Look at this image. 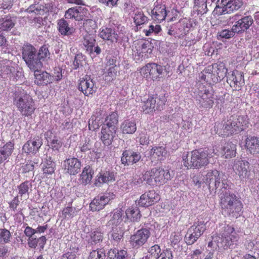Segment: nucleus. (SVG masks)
Instances as JSON below:
<instances>
[{
    "label": "nucleus",
    "mask_w": 259,
    "mask_h": 259,
    "mask_svg": "<svg viewBox=\"0 0 259 259\" xmlns=\"http://www.w3.org/2000/svg\"><path fill=\"white\" fill-rule=\"evenodd\" d=\"M13 101L22 115L28 116L34 112L35 107L33 99L24 90L19 89L15 91Z\"/></svg>",
    "instance_id": "nucleus-3"
},
{
    "label": "nucleus",
    "mask_w": 259,
    "mask_h": 259,
    "mask_svg": "<svg viewBox=\"0 0 259 259\" xmlns=\"http://www.w3.org/2000/svg\"><path fill=\"white\" fill-rule=\"evenodd\" d=\"M106 255L102 249L94 250L90 252L88 259H105Z\"/></svg>",
    "instance_id": "nucleus-52"
},
{
    "label": "nucleus",
    "mask_w": 259,
    "mask_h": 259,
    "mask_svg": "<svg viewBox=\"0 0 259 259\" xmlns=\"http://www.w3.org/2000/svg\"><path fill=\"white\" fill-rule=\"evenodd\" d=\"M194 9L198 15H204L208 11L206 1H201L199 4H194Z\"/></svg>",
    "instance_id": "nucleus-55"
},
{
    "label": "nucleus",
    "mask_w": 259,
    "mask_h": 259,
    "mask_svg": "<svg viewBox=\"0 0 259 259\" xmlns=\"http://www.w3.org/2000/svg\"><path fill=\"white\" fill-rule=\"evenodd\" d=\"M147 21V17L143 13L139 12L134 17V21L137 25H141Z\"/></svg>",
    "instance_id": "nucleus-59"
},
{
    "label": "nucleus",
    "mask_w": 259,
    "mask_h": 259,
    "mask_svg": "<svg viewBox=\"0 0 259 259\" xmlns=\"http://www.w3.org/2000/svg\"><path fill=\"white\" fill-rule=\"evenodd\" d=\"M150 236L149 229L142 228L131 236V244L134 248H139L147 242Z\"/></svg>",
    "instance_id": "nucleus-13"
},
{
    "label": "nucleus",
    "mask_w": 259,
    "mask_h": 259,
    "mask_svg": "<svg viewBox=\"0 0 259 259\" xmlns=\"http://www.w3.org/2000/svg\"><path fill=\"white\" fill-rule=\"evenodd\" d=\"M77 211L75 207L67 206L65 207L61 213H60V217L64 219L69 220L77 215Z\"/></svg>",
    "instance_id": "nucleus-45"
},
{
    "label": "nucleus",
    "mask_w": 259,
    "mask_h": 259,
    "mask_svg": "<svg viewBox=\"0 0 259 259\" xmlns=\"http://www.w3.org/2000/svg\"><path fill=\"white\" fill-rule=\"evenodd\" d=\"M236 145L232 142H228L223 148V154L226 158H232L236 155Z\"/></svg>",
    "instance_id": "nucleus-36"
},
{
    "label": "nucleus",
    "mask_w": 259,
    "mask_h": 259,
    "mask_svg": "<svg viewBox=\"0 0 259 259\" xmlns=\"http://www.w3.org/2000/svg\"><path fill=\"white\" fill-rule=\"evenodd\" d=\"M164 70V66L155 63H149L141 69L140 73L154 80L162 75Z\"/></svg>",
    "instance_id": "nucleus-12"
},
{
    "label": "nucleus",
    "mask_w": 259,
    "mask_h": 259,
    "mask_svg": "<svg viewBox=\"0 0 259 259\" xmlns=\"http://www.w3.org/2000/svg\"><path fill=\"white\" fill-rule=\"evenodd\" d=\"M78 89L81 91L84 95L88 96L95 93L96 91V87H95L94 82L90 77H86L82 78L79 83Z\"/></svg>",
    "instance_id": "nucleus-20"
},
{
    "label": "nucleus",
    "mask_w": 259,
    "mask_h": 259,
    "mask_svg": "<svg viewBox=\"0 0 259 259\" xmlns=\"http://www.w3.org/2000/svg\"><path fill=\"white\" fill-rule=\"evenodd\" d=\"M103 235L101 231L99 229H96L91 232L89 241L92 244H96L101 242L103 240Z\"/></svg>",
    "instance_id": "nucleus-46"
},
{
    "label": "nucleus",
    "mask_w": 259,
    "mask_h": 259,
    "mask_svg": "<svg viewBox=\"0 0 259 259\" xmlns=\"http://www.w3.org/2000/svg\"><path fill=\"white\" fill-rule=\"evenodd\" d=\"M144 181H146L144 180V178L143 179L142 177L140 176L136 175L135 176L132 180L131 184L132 185L134 186L139 187L140 186Z\"/></svg>",
    "instance_id": "nucleus-61"
},
{
    "label": "nucleus",
    "mask_w": 259,
    "mask_h": 259,
    "mask_svg": "<svg viewBox=\"0 0 259 259\" xmlns=\"http://www.w3.org/2000/svg\"><path fill=\"white\" fill-rule=\"evenodd\" d=\"M41 138L38 136L27 141L23 147V150L27 153H36L42 145Z\"/></svg>",
    "instance_id": "nucleus-21"
},
{
    "label": "nucleus",
    "mask_w": 259,
    "mask_h": 259,
    "mask_svg": "<svg viewBox=\"0 0 259 259\" xmlns=\"http://www.w3.org/2000/svg\"><path fill=\"white\" fill-rule=\"evenodd\" d=\"M94 171L90 165L85 166L80 175L79 181L83 184L90 183L92 179Z\"/></svg>",
    "instance_id": "nucleus-33"
},
{
    "label": "nucleus",
    "mask_w": 259,
    "mask_h": 259,
    "mask_svg": "<svg viewBox=\"0 0 259 259\" xmlns=\"http://www.w3.org/2000/svg\"><path fill=\"white\" fill-rule=\"evenodd\" d=\"M57 29L59 33L64 36L72 35L75 30L73 27L70 26L68 22L64 19L58 20Z\"/></svg>",
    "instance_id": "nucleus-26"
},
{
    "label": "nucleus",
    "mask_w": 259,
    "mask_h": 259,
    "mask_svg": "<svg viewBox=\"0 0 259 259\" xmlns=\"http://www.w3.org/2000/svg\"><path fill=\"white\" fill-rule=\"evenodd\" d=\"M111 233L113 240L116 243H118L122 239L123 233L120 228H112Z\"/></svg>",
    "instance_id": "nucleus-53"
},
{
    "label": "nucleus",
    "mask_w": 259,
    "mask_h": 259,
    "mask_svg": "<svg viewBox=\"0 0 259 259\" xmlns=\"http://www.w3.org/2000/svg\"><path fill=\"white\" fill-rule=\"evenodd\" d=\"M96 40L95 39L90 36H87L84 38L83 45L86 48L87 51L89 52L90 53L93 52L94 47L95 46Z\"/></svg>",
    "instance_id": "nucleus-56"
},
{
    "label": "nucleus",
    "mask_w": 259,
    "mask_h": 259,
    "mask_svg": "<svg viewBox=\"0 0 259 259\" xmlns=\"http://www.w3.org/2000/svg\"><path fill=\"white\" fill-rule=\"evenodd\" d=\"M24 232L25 235L30 238L33 237V235L37 233V231L29 226H27L25 228Z\"/></svg>",
    "instance_id": "nucleus-63"
},
{
    "label": "nucleus",
    "mask_w": 259,
    "mask_h": 259,
    "mask_svg": "<svg viewBox=\"0 0 259 259\" xmlns=\"http://www.w3.org/2000/svg\"><path fill=\"white\" fill-rule=\"evenodd\" d=\"M22 57L30 70L35 71L42 68L40 61L36 58V50L31 45H25L23 47Z\"/></svg>",
    "instance_id": "nucleus-7"
},
{
    "label": "nucleus",
    "mask_w": 259,
    "mask_h": 259,
    "mask_svg": "<svg viewBox=\"0 0 259 259\" xmlns=\"http://www.w3.org/2000/svg\"><path fill=\"white\" fill-rule=\"evenodd\" d=\"M82 59H83V56L81 54H77L75 56L73 63L74 69H77L81 64Z\"/></svg>",
    "instance_id": "nucleus-64"
},
{
    "label": "nucleus",
    "mask_w": 259,
    "mask_h": 259,
    "mask_svg": "<svg viewBox=\"0 0 259 259\" xmlns=\"http://www.w3.org/2000/svg\"><path fill=\"white\" fill-rule=\"evenodd\" d=\"M215 181L214 182V187L215 189L220 188L221 189H227L229 186V184L227 181V176L219 172V176L217 177Z\"/></svg>",
    "instance_id": "nucleus-38"
},
{
    "label": "nucleus",
    "mask_w": 259,
    "mask_h": 259,
    "mask_svg": "<svg viewBox=\"0 0 259 259\" xmlns=\"http://www.w3.org/2000/svg\"><path fill=\"white\" fill-rule=\"evenodd\" d=\"M12 234L7 229H0V243L7 244L11 242Z\"/></svg>",
    "instance_id": "nucleus-48"
},
{
    "label": "nucleus",
    "mask_w": 259,
    "mask_h": 259,
    "mask_svg": "<svg viewBox=\"0 0 259 259\" xmlns=\"http://www.w3.org/2000/svg\"><path fill=\"white\" fill-rule=\"evenodd\" d=\"M219 176V171L217 170H209L203 176L202 179L203 183H205L207 185L210 186V181L211 179L214 178Z\"/></svg>",
    "instance_id": "nucleus-50"
},
{
    "label": "nucleus",
    "mask_w": 259,
    "mask_h": 259,
    "mask_svg": "<svg viewBox=\"0 0 259 259\" xmlns=\"http://www.w3.org/2000/svg\"><path fill=\"white\" fill-rule=\"evenodd\" d=\"M126 216L132 222H137L141 217L140 211L137 207H132L126 210Z\"/></svg>",
    "instance_id": "nucleus-44"
},
{
    "label": "nucleus",
    "mask_w": 259,
    "mask_h": 259,
    "mask_svg": "<svg viewBox=\"0 0 259 259\" xmlns=\"http://www.w3.org/2000/svg\"><path fill=\"white\" fill-rule=\"evenodd\" d=\"M144 180L150 185H161L165 184L171 179L172 176L169 171L163 168H153L147 170L143 175Z\"/></svg>",
    "instance_id": "nucleus-5"
},
{
    "label": "nucleus",
    "mask_w": 259,
    "mask_h": 259,
    "mask_svg": "<svg viewBox=\"0 0 259 259\" xmlns=\"http://www.w3.org/2000/svg\"><path fill=\"white\" fill-rule=\"evenodd\" d=\"M32 184L30 181H26L18 186V194L22 197L27 198L31 191Z\"/></svg>",
    "instance_id": "nucleus-35"
},
{
    "label": "nucleus",
    "mask_w": 259,
    "mask_h": 259,
    "mask_svg": "<svg viewBox=\"0 0 259 259\" xmlns=\"http://www.w3.org/2000/svg\"><path fill=\"white\" fill-rule=\"evenodd\" d=\"M55 166V164L54 162L51 160L47 161V162L44 164V173L49 175L53 174L54 172Z\"/></svg>",
    "instance_id": "nucleus-58"
},
{
    "label": "nucleus",
    "mask_w": 259,
    "mask_h": 259,
    "mask_svg": "<svg viewBox=\"0 0 259 259\" xmlns=\"http://www.w3.org/2000/svg\"><path fill=\"white\" fill-rule=\"evenodd\" d=\"M99 35L102 39L110 41L112 42L118 41V34L114 29L111 28H102L99 32Z\"/></svg>",
    "instance_id": "nucleus-25"
},
{
    "label": "nucleus",
    "mask_w": 259,
    "mask_h": 259,
    "mask_svg": "<svg viewBox=\"0 0 259 259\" xmlns=\"http://www.w3.org/2000/svg\"><path fill=\"white\" fill-rule=\"evenodd\" d=\"M242 5L241 0H218L214 11L218 15L231 13L239 9Z\"/></svg>",
    "instance_id": "nucleus-8"
},
{
    "label": "nucleus",
    "mask_w": 259,
    "mask_h": 259,
    "mask_svg": "<svg viewBox=\"0 0 259 259\" xmlns=\"http://www.w3.org/2000/svg\"><path fill=\"white\" fill-rule=\"evenodd\" d=\"M161 27L159 25H151L148 29H144L143 31L146 36H150L152 33L154 34H158L161 31Z\"/></svg>",
    "instance_id": "nucleus-57"
},
{
    "label": "nucleus",
    "mask_w": 259,
    "mask_h": 259,
    "mask_svg": "<svg viewBox=\"0 0 259 259\" xmlns=\"http://www.w3.org/2000/svg\"><path fill=\"white\" fill-rule=\"evenodd\" d=\"M172 255L171 251L169 249L164 250L155 259H172Z\"/></svg>",
    "instance_id": "nucleus-60"
},
{
    "label": "nucleus",
    "mask_w": 259,
    "mask_h": 259,
    "mask_svg": "<svg viewBox=\"0 0 259 259\" xmlns=\"http://www.w3.org/2000/svg\"><path fill=\"white\" fill-rule=\"evenodd\" d=\"M196 101L200 108H210L213 105L214 98L211 93L205 90L199 94Z\"/></svg>",
    "instance_id": "nucleus-15"
},
{
    "label": "nucleus",
    "mask_w": 259,
    "mask_h": 259,
    "mask_svg": "<svg viewBox=\"0 0 259 259\" xmlns=\"http://www.w3.org/2000/svg\"><path fill=\"white\" fill-rule=\"evenodd\" d=\"M36 58L40 61L42 67L50 58V53L47 47L42 46L39 49L38 52L36 53Z\"/></svg>",
    "instance_id": "nucleus-39"
},
{
    "label": "nucleus",
    "mask_w": 259,
    "mask_h": 259,
    "mask_svg": "<svg viewBox=\"0 0 259 259\" xmlns=\"http://www.w3.org/2000/svg\"><path fill=\"white\" fill-rule=\"evenodd\" d=\"M117 123V114L115 112H113L107 116L105 120V125L104 127H108L109 128L115 130L116 131Z\"/></svg>",
    "instance_id": "nucleus-42"
},
{
    "label": "nucleus",
    "mask_w": 259,
    "mask_h": 259,
    "mask_svg": "<svg viewBox=\"0 0 259 259\" xmlns=\"http://www.w3.org/2000/svg\"><path fill=\"white\" fill-rule=\"evenodd\" d=\"M152 158H157L158 160H162L166 158L167 152L163 147H155L151 150Z\"/></svg>",
    "instance_id": "nucleus-40"
},
{
    "label": "nucleus",
    "mask_w": 259,
    "mask_h": 259,
    "mask_svg": "<svg viewBox=\"0 0 259 259\" xmlns=\"http://www.w3.org/2000/svg\"><path fill=\"white\" fill-rule=\"evenodd\" d=\"M127 252L125 250L110 249L106 256V259H127Z\"/></svg>",
    "instance_id": "nucleus-37"
},
{
    "label": "nucleus",
    "mask_w": 259,
    "mask_h": 259,
    "mask_svg": "<svg viewBox=\"0 0 259 259\" xmlns=\"http://www.w3.org/2000/svg\"><path fill=\"white\" fill-rule=\"evenodd\" d=\"M98 177V179L95 182V185L97 186H100L98 183H107L109 182L115 181L114 175L113 172H106L103 174L100 173Z\"/></svg>",
    "instance_id": "nucleus-41"
},
{
    "label": "nucleus",
    "mask_w": 259,
    "mask_h": 259,
    "mask_svg": "<svg viewBox=\"0 0 259 259\" xmlns=\"http://www.w3.org/2000/svg\"><path fill=\"white\" fill-rule=\"evenodd\" d=\"M63 165L66 173L70 175H75L79 171L81 164L77 158L71 157L64 160Z\"/></svg>",
    "instance_id": "nucleus-16"
},
{
    "label": "nucleus",
    "mask_w": 259,
    "mask_h": 259,
    "mask_svg": "<svg viewBox=\"0 0 259 259\" xmlns=\"http://www.w3.org/2000/svg\"><path fill=\"white\" fill-rule=\"evenodd\" d=\"M215 154L214 149L205 150H193L191 153L190 162L185 161L184 166L187 169L192 167L200 168L207 165L210 159Z\"/></svg>",
    "instance_id": "nucleus-4"
},
{
    "label": "nucleus",
    "mask_w": 259,
    "mask_h": 259,
    "mask_svg": "<svg viewBox=\"0 0 259 259\" xmlns=\"http://www.w3.org/2000/svg\"><path fill=\"white\" fill-rule=\"evenodd\" d=\"M222 213L231 218H237L242 212L243 204L234 193L226 192L221 196Z\"/></svg>",
    "instance_id": "nucleus-1"
},
{
    "label": "nucleus",
    "mask_w": 259,
    "mask_h": 259,
    "mask_svg": "<svg viewBox=\"0 0 259 259\" xmlns=\"http://www.w3.org/2000/svg\"><path fill=\"white\" fill-rule=\"evenodd\" d=\"M212 68V74L210 75L214 82L221 81L226 76L227 69L223 64H215Z\"/></svg>",
    "instance_id": "nucleus-22"
},
{
    "label": "nucleus",
    "mask_w": 259,
    "mask_h": 259,
    "mask_svg": "<svg viewBox=\"0 0 259 259\" xmlns=\"http://www.w3.org/2000/svg\"><path fill=\"white\" fill-rule=\"evenodd\" d=\"M92 145L91 141L89 139H85L84 142L80 147V149L81 152H85L88 151L91 149Z\"/></svg>",
    "instance_id": "nucleus-62"
},
{
    "label": "nucleus",
    "mask_w": 259,
    "mask_h": 259,
    "mask_svg": "<svg viewBox=\"0 0 259 259\" xmlns=\"http://www.w3.org/2000/svg\"><path fill=\"white\" fill-rule=\"evenodd\" d=\"M120 128L123 134H132L136 132L137 126L135 121L125 120L122 123Z\"/></svg>",
    "instance_id": "nucleus-34"
},
{
    "label": "nucleus",
    "mask_w": 259,
    "mask_h": 259,
    "mask_svg": "<svg viewBox=\"0 0 259 259\" xmlns=\"http://www.w3.org/2000/svg\"><path fill=\"white\" fill-rule=\"evenodd\" d=\"M236 33H239L236 30V29L234 28V26L233 25L231 29H225L222 30L220 32H219V36L225 39H230L233 37Z\"/></svg>",
    "instance_id": "nucleus-49"
},
{
    "label": "nucleus",
    "mask_w": 259,
    "mask_h": 259,
    "mask_svg": "<svg viewBox=\"0 0 259 259\" xmlns=\"http://www.w3.org/2000/svg\"><path fill=\"white\" fill-rule=\"evenodd\" d=\"M253 19L251 16H245L241 18L240 20L234 25V28L238 33L247 30L252 24Z\"/></svg>",
    "instance_id": "nucleus-24"
},
{
    "label": "nucleus",
    "mask_w": 259,
    "mask_h": 259,
    "mask_svg": "<svg viewBox=\"0 0 259 259\" xmlns=\"http://www.w3.org/2000/svg\"><path fill=\"white\" fill-rule=\"evenodd\" d=\"M115 195L111 192H106L101 196L96 197L90 203V207L93 211H99L105 207L109 202L113 199Z\"/></svg>",
    "instance_id": "nucleus-11"
},
{
    "label": "nucleus",
    "mask_w": 259,
    "mask_h": 259,
    "mask_svg": "<svg viewBox=\"0 0 259 259\" xmlns=\"http://www.w3.org/2000/svg\"><path fill=\"white\" fill-rule=\"evenodd\" d=\"M242 80H243V76L242 73L237 72V73L235 74L233 72L231 75L228 77L227 82L230 83L231 85H241Z\"/></svg>",
    "instance_id": "nucleus-47"
},
{
    "label": "nucleus",
    "mask_w": 259,
    "mask_h": 259,
    "mask_svg": "<svg viewBox=\"0 0 259 259\" xmlns=\"http://www.w3.org/2000/svg\"><path fill=\"white\" fill-rule=\"evenodd\" d=\"M247 150L251 154L259 157V138L248 137L245 140Z\"/></svg>",
    "instance_id": "nucleus-23"
},
{
    "label": "nucleus",
    "mask_w": 259,
    "mask_h": 259,
    "mask_svg": "<svg viewBox=\"0 0 259 259\" xmlns=\"http://www.w3.org/2000/svg\"><path fill=\"white\" fill-rule=\"evenodd\" d=\"M14 21L9 16L0 19V32L4 34L10 31L15 26Z\"/></svg>",
    "instance_id": "nucleus-31"
},
{
    "label": "nucleus",
    "mask_w": 259,
    "mask_h": 259,
    "mask_svg": "<svg viewBox=\"0 0 259 259\" xmlns=\"http://www.w3.org/2000/svg\"><path fill=\"white\" fill-rule=\"evenodd\" d=\"M205 225L203 221L198 220L195 222L187 231L185 237L186 243L188 245L194 244L206 230Z\"/></svg>",
    "instance_id": "nucleus-9"
},
{
    "label": "nucleus",
    "mask_w": 259,
    "mask_h": 259,
    "mask_svg": "<svg viewBox=\"0 0 259 259\" xmlns=\"http://www.w3.org/2000/svg\"><path fill=\"white\" fill-rule=\"evenodd\" d=\"M166 99L164 97L157 99L150 97L148 99L143 103L142 108L145 113H150L156 110H161L165 105Z\"/></svg>",
    "instance_id": "nucleus-10"
},
{
    "label": "nucleus",
    "mask_w": 259,
    "mask_h": 259,
    "mask_svg": "<svg viewBox=\"0 0 259 259\" xmlns=\"http://www.w3.org/2000/svg\"><path fill=\"white\" fill-rule=\"evenodd\" d=\"M123 214V210L121 208H117L114 209L112 212L111 218L107 222V225L108 227H117L122 221V216Z\"/></svg>",
    "instance_id": "nucleus-32"
},
{
    "label": "nucleus",
    "mask_w": 259,
    "mask_h": 259,
    "mask_svg": "<svg viewBox=\"0 0 259 259\" xmlns=\"http://www.w3.org/2000/svg\"><path fill=\"white\" fill-rule=\"evenodd\" d=\"M122 155L121 161L125 166L136 163L141 158V155L139 152L130 150L124 151Z\"/></svg>",
    "instance_id": "nucleus-17"
},
{
    "label": "nucleus",
    "mask_w": 259,
    "mask_h": 259,
    "mask_svg": "<svg viewBox=\"0 0 259 259\" xmlns=\"http://www.w3.org/2000/svg\"><path fill=\"white\" fill-rule=\"evenodd\" d=\"M249 167V164L247 161L242 160H235L233 168L236 174L239 176L240 179L242 180L247 176Z\"/></svg>",
    "instance_id": "nucleus-19"
},
{
    "label": "nucleus",
    "mask_w": 259,
    "mask_h": 259,
    "mask_svg": "<svg viewBox=\"0 0 259 259\" xmlns=\"http://www.w3.org/2000/svg\"><path fill=\"white\" fill-rule=\"evenodd\" d=\"M161 249L158 245H154L149 249V254L146 256V259H155L159 255Z\"/></svg>",
    "instance_id": "nucleus-51"
},
{
    "label": "nucleus",
    "mask_w": 259,
    "mask_h": 259,
    "mask_svg": "<svg viewBox=\"0 0 259 259\" xmlns=\"http://www.w3.org/2000/svg\"><path fill=\"white\" fill-rule=\"evenodd\" d=\"M159 199V195L154 190H151L142 194L138 201V204L141 206L148 207Z\"/></svg>",
    "instance_id": "nucleus-14"
},
{
    "label": "nucleus",
    "mask_w": 259,
    "mask_h": 259,
    "mask_svg": "<svg viewBox=\"0 0 259 259\" xmlns=\"http://www.w3.org/2000/svg\"><path fill=\"white\" fill-rule=\"evenodd\" d=\"M115 133V130L111 129L108 127H103L101 132L102 141L105 145H110L113 141Z\"/></svg>",
    "instance_id": "nucleus-29"
},
{
    "label": "nucleus",
    "mask_w": 259,
    "mask_h": 259,
    "mask_svg": "<svg viewBox=\"0 0 259 259\" xmlns=\"http://www.w3.org/2000/svg\"><path fill=\"white\" fill-rule=\"evenodd\" d=\"M13 150L14 144L11 142L0 147V164L5 161H9Z\"/></svg>",
    "instance_id": "nucleus-27"
},
{
    "label": "nucleus",
    "mask_w": 259,
    "mask_h": 259,
    "mask_svg": "<svg viewBox=\"0 0 259 259\" xmlns=\"http://www.w3.org/2000/svg\"><path fill=\"white\" fill-rule=\"evenodd\" d=\"M161 0H157L154 8L151 11L152 17L158 22L165 20L166 16V11L165 5L162 4Z\"/></svg>",
    "instance_id": "nucleus-18"
},
{
    "label": "nucleus",
    "mask_w": 259,
    "mask_h": 259,
    "mask_svg": "<svg viewBox=\"0 0 259 259\" xmlns=\"http://www.w3.org/2000/svg\"><path fill=\"white\" fill-rule=\"evenodd\" d=\"M224 230L217 240L218 246L225 249L236 244L239 237L235 232L234 228L228 225H225Z\"/></svg>",
    "instance_id": "nucleus-6"
},
{
    "label": "nucleus",
    "mask_w": 259,
    "mask_h": 259,
    "mask_svg": "<svg viewBox=\"0 0 259 259\" xmlns=\"http://www.w3.org/2000/svg\"><path fill=\"white\" fill-rule=\"evenodd\" d=\"M117 66H112L107 68V72L105 74V80L108 81L112 80L115 77L117 72Z\"/></svg>",
    "instance_id": "nucleus-54"
},
{
    "label": "nucleus",
    "mask_w": 259,
    "mask_h": 259,
    "mask_svg": "<svg viewBox=\"0 0 259 259\" xmlns=\"http://www.w3.org/2000/svg\"><path fill=\"white\" fill-rule=\"evenodd\" d=\"M137 51L139 56L144 58H148L152 51L151 44L149 42H145L142 45L141 49Z\"/></svg>",
    "instance_id": "nucleus-43"
},
{
    "label": "nucleus",
    "mask_w": 259,
    "mask_h": 259,
    "mask_svg": "<svg viewBox=\"0 0 259 259\" xmlns=\"http://www.w3.org/2000/svg\"><path fill=\"white\" fill-rule=\"evenodd\" d=\"M37 70L34 72L35 83L38 85L47 84L52 82V77L47 72H40Z\"/></svg>",
    "instance_id": "nucleus-28"
},
{
    "label": "nucleus",
    "mask_w": 259,
    "mask_h": 259,
    "mask_svg": "<svg viewBox=\"0 0 259 259\" xmlns=\"http://www.w3.org/2000/svg\"><path fill=\"white\" fill-rule=\"evenodd\" d=\"M247 122L245 116L232 115L217 126V132L223 136L237 134L244 129Z\"/></svg>",
    "instance_id": "nucleus-2"
},
{
    "label": "nucleus",
    "mask_w": 259,
    "mask_h": 259,
    "mask_svg": "<svg viewBox=\"0 0 259 259\" xmlns=\"http://www.w3.org/2000/svg\"><path fill=\"white\" fill-rule=\"evenodd\" d=\"M84 8L81 7H75L69 8L65 14V17L67 19L74 18L77 21L81 20L83 18V11Z\"/></svg>",
    "instance_id": "nucleus-30"
}]
</instances>
